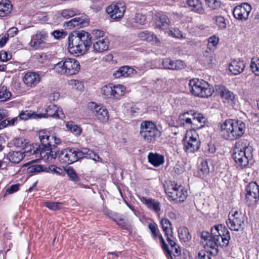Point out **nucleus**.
Wrapping results in <instances>:
<instances>
[{"label": "nucleus", "mask_w": 259, "mask_h": 259, "mask_svg": "<svg viewBox=\"0 0 259 259\" xmlns=\"http://www.w3.org/2000/svg\"><path fill=\"white\" fill-rule=\"evenodd\" d=\"M91 34L84 31H74L68 36V50L73 55L78 56L88 51L92 44Z\"/></svg>", "instance_id": "f257e3e1"}, {"label": "nucleus", "mask_w": 259, "mask_h": 259, "mask_svg": "<svg viewBox=\"0 0 259 259\" xmlns=\"http://www.w3.org/2000/svg\"><path fill=\"white\" fill-rule=\"evenodd\" d=\"M230 239V233L227 229L222 225H216L211 228L210 238L206 244L218 252L219 247L228 246Z\"/></svg>", "instance_id": "f03ea898"}, {"label": "nucleus", "mask_w": 259, "mask_h": 259, "mask_svg": "<svg viewBox=\"0 0 259 259\" xmlns=\"http://www.w3.org/2000/svg\"><path fill=\"white\" fill-rule=\"evenodd\" d=\"M221 134L224 138L234 140L244 134L246 126L241 121L228 119L221 124Z\"/></svg>", "instance_id": "7ed1b4c3"}, {"label": "nucleus", "mask_w": 259, "mask_h": 259, "mask_svg": "<svg viewBox=\"0 0 259 259\" xmlns=\"http://www.w3.org/2000/svg\"><path fill=\"white\" fill-rule=\"evenodd\" d=\"M79 62L74 58H66L56 64L54 71L60 75L71 76L76 74L80 70Z\"/></svg>", "instance_id": "20e7f679"}, {"label": "nucleus", "mask_w": 259, "mask_h": 259, "mask_svg": "<svg viewBox=\"0 0 259 259\" xmlns=\"http://www.w3.org/2000/svg\"><path fill=\"white\" fill-rule=\"evenodd\" d=\"M191 93L195 96L208 98L211 96L214 90L212 87L206 81L198 78L191 79L189 82Z\"/></svg>", "instance_id": "39448f33"}, {"label": "nucleus", "mask_w": 259, "mask_h": 259, "mask_svg": "<svg viewBox=\"0 0 259 259\" xmlns=\"http://www.w3.org/2000/svg\"><path fill=\"white\" fill-rule=\"evenodd\" d=\"M140 135L145 141L150 143L160 137L161 132L153 122L144 121L140 124Z\"/></svg>", "instance_id": "423d86ee"}, {"label": "nucleus", "mask_w": 259, "mask_h": 259, "mask_svg": "<svg viewBox=\"0 0 259 259\" xmlns=\"http://www.w3.org/2000/svg\"><path fill=\"white\" fill-rule=\"evenodd\" d=\"M245 217V213L240 208H233L229 213L226 224L231 230L238 231L243 228Z\"/></svg>", "instance_id": "0eeeda50"}, {"label": "nucleus", "mask_w": 259, "mask_h": 259, "mask_svg": "<svg viewBox=\"0 0 259 259\" xmlns=\"http://www.w3.org/2000/svg\"><path fill=\"white\" fill-rule=\"evenodd\" d=\"M165 193L172 200L183 202L187 196V192L181 185L174 182H169L164 187Z\"/></svg>", "instance_id": "6e6552de"}, {"label": "nucleus", "mask_w": 259, "mask_h": 259, "mask_svg": "<svg viewBox=\"0 0 259 259\" xmlns=\"http://www.w3.org/2000/svg\"><path fill=\"white\" fill-rule=\"evenodd\" d=\"M245 202L249 206L255 205L259 200V186L255 182L250 183L245 189Z\"/></svg>", "instance_id": "1a4fd4ad"}, {"label": "nucleus", "mask_w": 259, "mask_h": 259, "mask_svg": "<svg viewBox=\"0 0 259 259\" xmlns=\"http://www.w3.org/2000/svg\"><path fill=\"white\" fill-rule=\"evenodd\" d=\"M125 11V6L124 3L119 2L112 4L106 8V12L109 17L114 20L121 19Z\"/></svg>", "instance_id": "9d476101"}, {"label": "nucleus", "mask_w": 259, "mask_h": 259, "mask_svg": "<svg viewBox=\"0 0 259 259\" xmlns=\"http://www.w3.org/2000/svg\"><path fill=\"white\" fill-rule=\"evenodd\" d=\"M95 117L101 122H106L109 119V114L107 109L101 105L94 102L90 103L88 106Z\"/></svg>", "instance_id": "9b49d317"}, {"label": "nucleus", "mask_w": 259, "mask_h": 259, "mask_svg": "<svg viewBox=\"0 0 259 259\" xmlns=\"http://www.w3.org/2000/svg\"><path fill=\"white\" fill-rule=\"evenodd\" d=\"M251 9V7L248 4L243 3L234 8L233 15L239 20L245 21L248 18Z\"/></svg>", "instance_id": "f8f14e48"}, {"label": "nucleus", "mask_w": 259, "mask_h": 259, "mask_svg": "<svg viewBox=\"0 0 259 259\" xmlns=\"http://www.w3.org/2000/svg\"><path fill=\"white\" fill-rule=\"evenodd\" d=\"M248 147H235L233 150V158L235 162L239 165L243 167L248 164V157L246 156L245 150Z\"/></svg>", "instance_id": "ddd939ff"}, {"label": "nucleus", "mask_w": 259, "mask_h": 259, "mask_svg": "<svg viewBox=\"0 0 259 259\" xmlns=\"http://www.w3.org/2000/svg\"><path fill=\"white\" fill-rule=\"evenodd\" d=\"M48 37V34L43 31H37L31 36L29 43V46L35 50L38 49L44 45Z\"/></svg>", "instance_id": "4468645a"}, {"label": "nucleus", "mask_w": 259, "mask_h": 259, "mask_svg": "<svg viewBox=\"0 0 259 259\" xmlns=\"http://www.w3.org/2000/svg\"><path fill=\"white\" fill-rule=\"evenodd\" d=\"M140 199L148 209L155 212L158 216L162 213L161 204L158 200L152 198H146L145 197H142L140 198Z\"/></svg>", "instance_id": "2eb2a0df"}, {"label": "nucleus", "mask_w": 259, "mask_h": 259, "mask_svg": "<svg viewBox=\"0 0 259 259\" xmlns=\"http://www.w3.org/2000/svg\"><path fill=\"white\" fill-rule=\"evenodd\" d=\"M161 64L165 69L179 70L184 69L186 67L185 62L181 60H173L166 58L162 60Z\"/></svg>", "instance_id": "dca6fc26"}, {"label": "nucleus", "mask_w": 259, "mask_h": 259, "mask_svg": "<svg viewBox=\"0 0 259 259\" xmlns=\"http://www.w3.org/2000/svg\"><path fill=\"white\" fill-rule=\"evenodd\" d=\"M38 135L41 146H55L61 143L60 138L54 136L50 137L46 131H40Z\"/></svg>", "instance_id": "f3484780"}, {"label": "nucleus", "mask_w": 259, "mask_h": 259, "mask_svg": "<svg viewBox=\"0 0 259 259\" xmlns=\"http://www.w3.org/2000/svg\"><path fill=\"white\" fill-rule=\"evenodd\" d=\"M216 90L224 102L232 105L234 104L235 95L233 92L222 85L216 86Z\"/></svg>", "instance_id": "a211bd4d"}, {"label": "nucleus", "mask_w": 259, "mask_h": 259, "mask_svg": "<svg viewBox=\"0 0 259 259\" xmlns=\"http://www.w3.org/2000/svg\"><path fill=\"white\" fill-rule=\"evenodd\" d=\"M89 24V21L85 16H80L72 19L65 23V26L69 29L80 28Z\"/></svg>", "instance_id": "6ab92c4d"}, {"label": "nucleus", "mask_w": 259, "mask_h": 259, "mask_svg": "<svg viewBox=\"0 0 259 259\" xmlns=\"http://www.w3.org/2000/svg\"><path fill=\"white\" fill-rule=\"evenodd\" d=\"M45 113L42 114L45 115V118L51 117L57 119H63L65 118V114L62 110L55 105H50L47 106L45 109Z\"/></svg>", "instance_id": "aec40b11"}, {"label": "nucleus", "mask_w": 259, "mask_h": 259, "mask_svg": "<svg viewBox=\"0 0 259 259\" xmlns=\"http://www.w3.org/2000/svg\"><path fill=\"white\" fill-rule=\"evenodd\" d=\"M40 77L36 72H28L26 73L23 77V81L28 87L34 88L40 81Z\"/></svg>", "instance_id": "412c9836"}, {"label": "nucleus", "mask_w": 259, "mask_h": 259, "mask_svg": "<svg viewBox=\"0 0 259 259\" xmlns=\"http://www.w3.org/2000/svg\"><path fill=\"white\" fill-rule=\"evenodd\" d=\"M192 113L193 111L190 110L181 114L177 120L178 122L184 126L192 127Z\"/></svg>", "instance_id": "4be33fe9"}, {"label": "nucleus", "mask_w": 259, "mask_h": 259, "mask_svg": "<svg viewBox=\"0 0 259 259\" xmlns=\"http://www.w3.org/2000/svg\"><path fill=\"white\" fill-rule=\"evenodd\" d=\"M109 41L107 37L102 38L97 40L93 44V51L101 53L107 51L109 48Z\"/></svg>", "instance_id": "5701e85b"}, {"label": "nucleus", "mask_w": 259, "mask_h": 259, "mask_svg": "<svg viewBox=\"0 0 259 259\" xmlns=\"http://www.w3.org/2000/svg\"><path fill=\"white\" fill-rule=\"evenodd\" d=\"M187 4L190 11L199 14L204 13V10L200 0H187Z\"/></svg>", "instance_id": "b1692460"}, {"label": "nucleus", "mask_w": 259, "mask_h": 259, "mask_svg": "<svg viewBox=\"0 0 259 259\" xmlns=\"http://www.w3.org/2000/svg\"><path fill=\"white\" fill-rule=\"evenodd\" d=\"M245 68L243 61L240 60H233L230 64L229 70L235 75L241 73Z\"/></svg>", "instance_id": "393cba45"}, {"label": "nucleus", "mask_w": 259, "mask_h": 259, "mask_svg": "<svg viewBox=\"0 0 259 259\" xmlns=\"http://www.w3.org/2000/svg\"><path fill=\"white\" fill-rule=\"evenodd\" d=\"M192 116H193L192 126H197L198 128H200L204 126L206 119L202 114L193 111Z\"/></svg>", "instance_id": "a878e982"}, {"label": "nucleus", "mask_w": 259, "mask_h": 259, "mask_svg": "<svg viewBox=\"0 0 259 259\" xmlns=\"http://www.w3.org/2000/svg\"><path fill=\"white\" fill-rule=\"evenodd\" d=\"M185 139L188 146H199L200 144L198 135L195 131H189L186 134Z\"/></svg>", "instance_id": "bb28decb"}, {"label": "nucleus", "mask_w": 259, "mask_h": 259, "mask_svg": "<svg viewBox=\"0 0 259 259\" xmlns=\"http://www.w3.org/2000/svg\"><path fill=\"white\" fill-rule=\"evenodd\" d=\"M134 70L127 66L120 67L118 70L113 74V76L116 78L121 77H127L133 73Z\"/></svg>", "instance_id": "cd10ccee"}, {"label": "nucleus", "mask_w": 259, "mask_h": 259, "mask_svg": "<svg viewBox=\"0 0 259 259\" xmlns=\"http://www.w3.org/2000/svg\"><path fill=\"white\" fill-rule=\"evenodd\" d=\"M148 161L155 166H158L164 162L163 155L154 153H150L148 155Z\"/></svg>", "instance_id": "c85d7f7f"}, {"label": "nucleus", "mask_w": 259, "mask_h": 259, "mask_svg": "<svg viewBox=\"0 0 259 259\" xmlns=\"http://www.w3.org/2000/svg\"><path fill=\"white\" fill-rule=\"evenodd\" d=\"M45 115L41 114H36L31 110H26L22 111L19 114V118L22 120H27L28 119H37L45 117Z\"/></svg>", "instance_id": "c756f323"}, {"label": "nucleus", "mask_w": 259, "mask_h": 259, "mask_svg": "<svg viewBox=\"0 0 259 259\" xmlns=\"http://www.w3.org/2000/svg\"><path fill=\"white\" fill-rule=\"evenodd\" d=\"M125 87L121 84H113L112 99H119L125 92Z\"/></svg>", "instance_id": "7c9ffc66"}, {"label": "nucleus", "mask_w": 259, "mask_h": 259, "mask_svg": "<svg viewBox=\"0 0 259 259\" xmlns=\"http://www.w3.org/2000/svg\"><path fill=\"white\" fill-rule=\"evenodd\" d=\"M12 10V5L9 1L0 3V16L5 17L9 14Z\"/></svg>", "instance_id": "2f4dec72"}, {"label": "nucleus", "mask_w": 259, "mask_h": 259, "mask_svg": "<svg viewBox=\"0 0 259 259\" xmlns=\"http://www.w3.org/2000/svg\"><path fill=\"white\" fill-rule=\"evenodd\" d=\"M24 152L12 151L10 152L8 157L10 161L15 163L20 162L24 157Z\"/></svg>", "instance_id": "473e14b6"}, {"label": "nucleus", "mask_w": 259, "mask_h": 259, "mask_svg": "<svg viewBox=\"0 0 259 259\" xmlns=\"http://www.w3.org/2000/svg\"><path fill=\"white\" fill-rule=\"evenodd\" d=\"M159 237L162 243L163 247L167 250L169 255L171 256V255L173 254L175 256H178L181 254V250L179 248V246L178 245L175 246H172V247H170V249H169L166 246V244L165 243V242L162 236H160Z\"/></svg>", "instance_id": "72a5a7b5"}, {"label": "nucleus", "mask_w": 259, "mask_h": 259, "mask_svg": "<svg viewBox=\"0 0 259 259\" xmlns=\"http://www.w3.org/2000/svg\"><path fill=\"white\" fill-rule=\"evenodd\" d=\"M178 234L180 239L182 241L187 242L191 239V236L186 227H180L178 229Z\"/></svg>", "instance_id": "f704fd0d"}, {"label": "nucleus", "mask_w": 259, "mask_h": 259, "mask_svg": "<svg viewBox=\"0 0 259 259\" xmlns=\"http://www.w3.org/2000/svg\"><path fill=\"white\" fill-rule=\"evenodd\" d=\"M66 127L67 130L69 131L73 135L75 136H79L82 132L81 128L74 124L72 121H69L66 122Z\"/></svg>", "instance_id": "c9c22d12"}, {"label": "nucleus", "mask_w": 259, "mask_h": 259, "mask_svg": "<svg viewBox=\"0 0 259 259\" xmlns=\"http://www.w3.org/2000/svg\"><path fill=\"white\" fill-rule=\"evenodd\" d=\"M169 20L165 15L157 16L155 19V24L156 27L163 28L168 24Z\"/></svg>", "instance_id": "e433bc0d"}, {"label": "nucleus", "mask_w": 259, "mask_h": 259, "mask_svg": "<svg viewBox=\"0 0 259 259\" xmlns=\"http://www.w3.org/2000/svg\"><path fill=\"white\" fill-rule=\"evenodd\" d=\"M60 15L65 19H69L78 14H79V10L74 9H66L61 11L59 12Z\"/></svg>", "instance_id": "4c0bfd02"}, {"label": "nucleus", "mask_w": 259, "mask_h": 259, "mask_svg": "<svg viewBox=\"0 0 259 259\" xmlns=\"http://www.w3.org/2000/svg\"><path fill=\"white\" fill-rule=\"evenodd\" d=\"M160 224L165 236L172 233L171 224L167 219H163L161 220Z\"/></svg>", "instance_id": "58836bf2"}, {"label": "nucleus", "mask_w": 259, "mask_h": 259, "mask_svg": "<svg viewBox=\"0 0 259 259\" xmlns=\"http://www.w3.org/2000/svg\"><path fill=\"white\" fill-rule=\"evenodd\" d=\"M198 172L200 176L207 175L209 172V168L206 161L201 160L198 165Z\"/></svg>", "instance_id": "ea45409f"}, {"label": "nucleus", "mask_w": 259, "mask_h": 259, "mask_svg": "<svg viewBox=\"0 0 259 259\" xmlns=\"http://www.w3.org/2000/svg\"><path fill=\"white\" fill-rule=\"evenodd\" d=\"M61 155H64L67 159L68 161L72 162L74 160V157L76 156V153L74 150L70 148H66L61 152Z\"/></svg>", "instance_id": "a19ab883"}, {"label": "nucleus", "mask_w": 259, "mask_h": 259, "mask_svg": "<svg viewBox=\"0 0 259 259\" xmlns=\"http://www.w3.org/2000/svg\"><path fill=\"white\" fill-rule=\"evenodd\" d=\"M65 171L70 181L74 183H77L79 181V177L73 168L70 167L68 168L65 170Z\"/></svg>", "instance_id": "79ce46f5"}, {"label": "nucleus", "mask_w": 259, "mask_h": 259, "mask_svg": "<svg viewBox=\"0 0 259 259\" xmlns=\"http://www.w3.org/2000/svg\"><path fill=\"white\" fill-rule=\"evenodd\" d=\"M102 92L103 95L107 98L112 99L113 96V84H109L105 85L102 89Z\"/></svg>", "instance_id": "37998d69"}, {"label": "nucleus", "mask_w": 259, "mask_h": 259, "mask_svg": "<svg viewBox=\"0 0 259 259\" xmlns=\"http://www.w3.org/2000/svg\"><path fill=\"white\" fill-rule=\"evenodd\" d=\"M219 37L215 35H212L208 39V42L207 47L208 48H210L213 50H215L217 45L219 42Z\"/></svg>", "instance_id": "c03bdc74"}, {"label": "nucleus", "mask_w": 259, "mask_h": 259, "mask_svg": "<svg viewBox=\"0 0 259 259\" xmlns=\"http://www.w3.org/2000/svg\"><path fill=\"white\" fill-rule=\"evenodd\" d=\"M11 97V93L8 91L6 86L0 87V101H5L8 100Z\"/></svg>", "instance_id": "a18cd8bd"}, {"label": "nucleus", "mask_w": 259, "mask_h": 259, "mask_svg": "<svg viewBox=\"0 0 259 259\" xmlns=\"http://www.w3.org/2000/svg\"><path fill=\"white\" fill-rule=\"evenodd\" d=\"M68 84L76 90L81 91L84 89V85L81 81L75 79H71L68 81Z\"/></svg>", "instance_id": "49530a36"}, {"label": "nucleus", "mask_w": 259, "mask_h": 259, "mask_svg": "<svg viewBox=\"0 0 259 259\" xmlns=\"http://www.w3.org/2000/svg\"><path fill=\"white\" fill-rule=\"evenodd\" d=\"M250 68L252 71L256 75H259V58H253L252 59Z\"/></svg>", "instance_id": "de8ad7c7"}, {"label": "nucleus", "mask_w": 259, "mask_h": 259, "mask_svg": "<svg viewBox=\"0 0 259 259\" xmlns=\"http://www.w3.org/2000/svg\"><path fill=\"white\" fill-rule=\"evenodd\" d=\"M214 51L210 48H208V47H207L206 49L203 51V55L206 58L207 62L209 63L212 62L214 58Z\"/></svg>", "instance_id": "09e8293b"}, {"label": "nucleus", "mask_w": 259, "mask_h": 259, "mask_svg": "<svg viewBox=\"0 0 259 259\" xmlns=\"http://www.w3.org/2000/svg\"><path fill=\"white\" fill-rule=\"evenodd\" d=\"M18 117H15L12 119L6 118L0 122V130H2L8 125H13L17 121Z\"/></svg>", "instance_id": "8fccbe9b"}, {"label": "nucleus", "mask_w": 259, "mask_h": 259, "mask_svg": "<svg viewBox=\"0 0 259 259\" xmlns=\"http://www.w3.org/2000/svg\"><path fill=\"white\" fill-rule=\"evenodd\" d=\"M169 34L174 37L180 39L186 38V34H184L182 32L177 28H172L169 30Z\"/></svg>", "instance_id": "3c124183"}, {"label": "nucleus", "mask_w": 259, "mask_h": 259, "mask_svg": "<svg viewBox=\"0 0 259 259\" xmlns=\"http://www.w3.org/2000/svg\"><path fill=\"white\" fill-rule=\"evenodd\" d=\"M45 206L52 210H57L61 208L62 204L57 202H46Z\"/></svg>", "instance_id": "603ef678"}, {"label": "nucleus", "mask_w": 259, "mask_h": 259, "mask_svg": "<svg viewBox=\"0 0 259 259\" xmlns=\"http://www.w3.org/2000/svg\"><path fill=\"white\" fill-rule=\"evenodd\" d=\"M213 20L218 27L221 29H225L226 27V23L225 18L222 16L215 17Z\"/></svg>", "instance_id": "864d4df0"}, {"label": "nucleus", "mask_w": 259, "mask_h": 259, "mask_svg": "<svg viewBox=\"0 0 259 259\" xmlns=\"http://www.w3.org/2000/svg\"><path fill=\"white\" fill-rule=\"evenodd\" d=\"M208 6L212 10L218 9L221 6V2L219 0H205Z\"/></svg>", "instance_id": "5fc2aeb1"}, {"label": "nucleus", "mask_w": 259, "mask_h": 259, "mask_svg": "<svg viewBox=\"0 0 259 259\" xmlns=\"http://www.w3.org/2000/svg\"><path fill=\"white\" fill-rule=\"evenodd\" d=\"M148 42H151L152 44H155L157 46L160 45V40L153 33L149 32L146 40Z\"/></svg>", "instance_id": "6e6d98bb"}, {"label": "nucleus", "mask_w": 259, "mask_h": 259, "mask_svg": "<svg viewBox=\"0 0 259 259\" xmlns=\"http://www.w3.org/2000/svg\"><path fill=\"white\" fill-rule=\"evenodd\" d=\"M14 146H26L29 144L28 140L23 138H16L13 141Z\"/></svg>", "instance_id": "4d7b16f0"}, {"label": "nucleus", "mask_w": 259, "mask_h": 259, "mask_svg": "<svg viewBox=\"0 0 259 259\" xmlns=\"http://www.w3.org/2000/svg\"><path fill=\"white\" fill-rule=\"evenodd\" d=\"M12 58L11 54L6 51H1L0 52V60L2 62H6L10 60Z\"/></svg>", "instance_id": "13d9d810"}, {"label": "nucleus", "mask_w": 259, "mask_h": 259, "mask_svg": "<svg viewBox=\"0 0 259 259\" xmlns=\"http://www.w3.org/2000/svg\"><path fill=\"white\" fill-rule=\"evenodd\" d=\"M134 20L136 23L143 25L146 21V17L142 14H137L136 15Z\"/></svg>", "instance_id": "bf43d9fd"}, {"label": "nucleus", "mask_w": 259, "mask_h": 259, "mask_svg": "<svg viewBox=\"0 0 259 259\" xmlns=\"http://www.w3.org/2000/svg\"><path fill=\"white\" fill-rule=\"evenodd\" d=\"M92 34L93 36L97 40L103 38L105 35V32L103 30L99 29H95L92 31Z\"/></svg>", "instance_id": "052dcab7"}, {"label": "nucleus", "mask_w": 259, "mask_h": 259, "mask_svg": "<svg viewBox=\"0 0 259 259\" xmlns=\"http://www.w3.org/2000/svg\"><path fill=\"white\" fill-rule=\"evenodd\" d=\"M50 154V147H44L40 152V156L43 158L49 159Z\"/></svg>", "instance_id": "680f3d73"}, {"label": "nucleus", "mask_w": 259, "mask_h": 259, "mask_svg": "<svg viewBox=\"0 0 259 259\" xmlns=\"http://www.w3.org/2000/svg\"><path fill=\"white\" fill-rule=\"evenodd\" d=\"M53 35L55 38L59 39L60 38L64 37L66 35V33L63 30H56L52 32Z\"/></svg>", "instance_id": "e2e57ef3"}, {"label": "nucleus", "mask_w": 259, "mask_h": 259, "mask_svg": "<svg viewBox=\"0 0 259 259\" xmlns=\"http://www.w3.org/2000/svg\"><path fill=\"white\" fill-rule=\"evenodd\" d=\"M148 228L153 234L154 237L156 238L158 236V232L157 231V226L155 223L149 224Z\"/></svg>", "instance_id": "0e129e2a"}, {"label": "nucleus", "mask_w": 259, "mask_h": 259, "mask_svg": "<svg viewBox=\"0 0 259 259\" xmlns=\"http://www.w3.org/2000/svg\"><path fill=\"white\" fill-rule=\"evenodd\" d=\"M48 169L50 170L51 171L54 172L59 175L64 176V174L63 172V171L60 168L57 167L56 166L54 165H51L49 166Z\"/></svg>", "instance_id": "69168bd1"}, {"label": "nucleus", "mask_w": 259, "mask_h": 259, "mask_svg": "<svg viewBox=\"0 0 259 259\" xmlns=\"http://www.w3.org/2000/svg\"><path fill=\"white\" fill-rule=\"evenodd\" d=\"M19 187V184H15L11 185L9 188L7 189L6 194L8 193L9 194H11L14 193V192H17L18 190ZM6 194H5L6 195Z\"/></svg>", "instance_id": "338daca9"}, {"label": "nucleus", "mask_w": 259, "mask_h": 259, "mask_svg": "<svg viewBox=\"0 0 259 259\" xmlns=\"http://www.w3.org/2000/svg\"><path fill=\"white\" fill-rule=\"evenodd\" d=\"M18 28L16 27H12L10 28L7 33L5 34L7 36H8V37H13L15 35H16L18 33Z\"/></svg>", "instance_id": "774afa93"}]
</instances>
